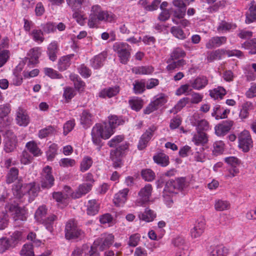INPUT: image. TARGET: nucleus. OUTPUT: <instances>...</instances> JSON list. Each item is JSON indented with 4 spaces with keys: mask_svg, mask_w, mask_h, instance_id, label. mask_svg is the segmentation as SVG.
I'll list each match as a JSON object with an SVG mask.
<instances>
[{
    "mask_svg": "<svg viewBox=\"0 0 256 256\" xmlns=\"http://www.w3.org/2000/svg\"><path fill=\"white\" fill-rule=\"evenodd\" d=\"M256 20V3L252 0L250 3L249 11L246 14V22L250 24Z\"/></svg>",
    "mask_w": 256,
    "mask_h": 256,
    "instance_id": "obj_30",
    "label": "nucleus"
},
{
    "mask_svg": "<svg viewBox=\"0 0 256 256\" xmlns=\"http://www.w3.org/2000/svg\"><path fill=\"white\" fill-rule=\"evenodd\" d=\"M107 56L106 53L102 52L94 56L90 60V65L94 69L100 68L103 66L104 61Z\"/></svg>",
    "mask_w": 256,
    "mask_h": 256,
    "instance_id": "obj_23",
    "label": "nucleus"
},
{
    "mask_svg": "<svg viewBox=\"0 0 256 256\" xmlns=\"http://www.w3.org/2000/svg\"><path fill=\"white\" fill-rule=\"evenodd\" d=\"M44 72L46 76H49L52 78H58L60 79L62 78V74L58 73L56 70L48 68H44Z\"/></svg>",
    "mask_w": 256,
    "mask_h": 256,
    "instance_id": "obj_52",
    "label": "nucleus"
},
{
    "mask_svg": "<svg viewBox=\"0 0 256 256\" xmlns=\"http://www.w3.org/2000/svg\"><path fill=\"white\" fill-rule=\"evenodd\" d=\"M238 146L244 152H248L252 147V140L250 132L246 130L242 132L238 136Z\"/></svg>",
    "mask_w": 256,
    "mask_h": 256,
    "instance_id": "obj_7",
    "label": "nucleus"
},
{
    "mask_svg": "<svg viewBox=\"0 0 256 256\" xmlns=\"http://www.w3.org/2000/svg\"><path fill=\"white\" fill-rule=\"evenodd\" d=\"M17 138L14 134L10 130L5 132L4 139V150L6 152H10L16 148Z\"/></svg>",
    "mask_w": 256,
    "mask_h": 256,
    "instance_id": "obj_8",
    "label": "nucleus"
},
{
    "mask_svg": "<svg viewBox=\"0 0 256 256\" xmlns=\"http://www.w3.org/2000/svg\"><path fill=\"white\" fill-rule=\"evenodd\" d=\"M189 185L188 182L185 178L180 177L174 180H170L166 182L164 188V193L176 194L187 188Z\"/></svg>",
    "mask_w": 256,
    "mask_h": 256,
    "instance_id": "obj_3",
    "label": "nucleus"
},
{
    "mask_svg": "<svg viewBox=\"0 0 256 256\" xmlns=\"http://www.w3.org/2000/svg\"><path fill=\"white\" fill-rule=\"evenodd\" d=\"M57 154V146L56 144H51L46 152V156L48 160H52Z\"/></svg>",
    "mask_w": 256,
    "mask_h": 256,
    "instance_id": "obj_56",
    "label": "nucleus"
},
{
    "mask_svg": "<svg viewBox=\"0 0 256 256\" xmlns=\"http://www.w3.org/2000/svg\"><path fill=\"white\" fill-rule=\"evenodd\" d=\"M65 236L67 240L82 239L84 236V232L78 226L76 221L71 220L66 225Z\"/></svg>",
    "mask_w": 256,
    "mask_h": 256,
    "instance_id": "obj_5",
    "label": "nucleus"
},
{
    "mask_svg": "<svg viewBox=\"0 0 256 256\" xmlns=\"http://www.w3.org/2000/svg\"><path fill=\"white\" fill-rule=\"evenodd\" d=\"M193 118L195 122H192L194 125L196 126V131L200 132H204L208 131L210 129L209 124L205 120H198L199 114H194L193 115Z\"/></svg>",
    "mask_w": 256,
    "mask_h": 256,
    "instance_id": "obj_18",
    "label": "nucleus"
},
{
    "mask_svg": "<svg viewBox=\"0 0 256 256\" xmlns=\"http://www.w3.org/2000/svg\"><path fill=\"white\" fill-rule=\"evenodd\" d=\"M209 256H226L228 249L222 246H212L209 250Z\"/></svg>",
    "mask_w": 256,
    "mask_h": 256,
    "instance_id": "obj_24",
    "label": "nucleus"
},
{
    "mask_svg": "<svg viewBox=\"0 0 256 256\" xmlns=\"http://www.w3.org/2000/svg\"><path fill=\"white\" fill-rule=\"evenodd\" d=\"M140 238V234H133L130 236L128 244L130 246L135 247L138 245Z\"/></svg>",
    "mask_w": 256,
    "mask_h": 256,
    "instance_id": "obj_57",
    "label": "nucleus"
},
{
    "mask_svg": "<svg viewBox=\"0 0 256 256\" xmlns=\"http://www.w3.org/2000/svg\"><path fill=\"white\" fill-rule=\"evenodd\" d=\"M226 94V90L222 86H218L210 91V96L215 100L222 98Z\"/></svg>",
    "mask_w": 256,
    "mask_h": 256,
    "instance_id": "obj_35",
    "label": "nucleus"
},
{
    "mask_svg": "<svg viewBox=\"0 0 256 256\" xmlns=\"http://www.w3.org/2000/svg\"><path fill=\"white\" fill-rule=\"evenodd\" d=\"M58 51V44L57 42L54 41L48 46L47 54L50 60L54 62L57 58V54Z\"/></svg>",
    "mask_w": 256,
    "mask_h": 256,
    "instance_id": "obj_27",
    "label": "nucleus"
},
{
    "mask_svg": "<svg viewBox=\"0 0 256 256\" xmlns=\"http://www.w3.org/2000/svg\"><path fill=\"white\" fill-rule=\"evenodd\" d=\"M205 225V222L204 220H197L194 226L190 230L192 237L196 238L200 236L204 232Z\"/></svg>",
    "mask_w": 256,
    "mask_h": 256,
    "instance_id": "obj_16",
    "label": "nucleus"
},
{
    "mask_svg": "<svg viewBox=\"0 0 256 256\" xmlns=\"http://www.w3.org/2000/svg\"><path fill=\"white\" fill-rule=\"evenodd\" d=\"M93 161L92 158L88 156H84L80 164V170L82 172H84L88 170L92 166Z\"/></svg>",
    "mask_w": 256,
    "mask_h": 256,
    "instance_id": "obj_38",
    "label": "nucleus"
},
{
    "mask_svg": "<svg viewBox=\"0 0 256 256\" xmlns=\"http://www.w3.org/2000/svg\"><path fill=\"white\" fill-rule=\"evenodd\" d=\"M114 236L112 234H104L101 237L96 239L93 244L96 248L99 246L100 250L102 251L106 248L112 245L114 241Z\"/></svg>",
    "mask_w": 256,
    "mask_h": 256,
    "instance_id": "obj_9",
    "label": "nucleus"
},
{
    "mask_svg": "<svg viewBox=\"0 0 256 256\" xmlns=\"http://www.w3.org/2000/svg\"><path fill=\"white\" fill-rule=\"evenodd\" d=\"M145 83L142 81H136L134 84V90L136 94H141L145 90Z\"/></svg>",
    "mask_w": 256,
    "mask_h": 256,
    "instance_id": "obj_63",
    "label": "nucleus"
},
{
    "mask_svg": "<svg viewBox=\"0 0 256 256\" xmlns=\"http://www.w3.org/2000/svg\"><path fill=\"white\" fill-rule=\"evenodd\" d=\"M54 178L52 174V168L46 166L43 169L41 186L44 188H50L54 184Z\"/></svg>",
    "mask_w": 256,
    "mask_h": 256,
    "instance_id": "obj_11",
    "label": "nucleus"
},
{
    "mask_svg": "<svg viewBox=\"0 0 256 256\" xmlns=\"http://www.w3.org/2000/svg\"><path fill=\"white\" fill-rule=\"evenodd\" d=\"M16 122L20 126H26L30 122V118L26 111L19 107L16 112Z\"/></svg>",
    "mask_w": 256,
    "mask_h": 256,
    "instance_id": "obj_13",
    "label": "nucleus"
},
{
    "mask_svg": "<svg viewBox=\"0 0 256 256\" xmlns=\"http://www.w3.org/2000/svg\"><path fill=\"white\" fill-rule=\"evenodd\" d=\"M22 234L20 232L16 231L10 236V238H8L14 247L18 242L21 240Z\"/></svg>",
    "mask_w": 256,
    "mask_h": 256,
    "instance_id": "obj_64",
    "label": "nucleus"
},
{
    "mask_svg": "<svg viewBox=\"0 0 256 256\" xmlns=\"http://www.w3.org/2000/svg\"><path fill=\"white\" fill-rule=\"evenodd\" d=\"M170 32L176 38L179 39H184L186 38V35L183 30L176 26H172L171 28Z\"/></svg>",
    "mask_w": 256,
    "mask_h": 256,
    "instance_id": "obj_59",
    "label": "nucleus"
},
{
    "mask_svg": "<svg viewBox=\"0 0 256 256\" xmlns=\"http://www.w3.org/2000/svg\"><path fill=\"white\" fill-rule=\"evenodd\" d=\"M86 1V0H66L67 4L72 10H81L82 6Z\"/></svg>",
    "mask_w": 256,
    "mask_h": 256,
    "instance_id": "obj_37",
    "label": "nucleus"
},
{
    "mask_svg": "<svg viewBox=\"0 0 256 256\" xmlns=\"http://www.w3.org/2000/svg\"><path fill=\"white\" fill-rule=\"evenodd\" d=\"M120 92L118 86L110 87L102 90L98 94L99 97L103 98H111L116 96Z\"/></svg>",
    "mask_w": 256,
    "mask_h": 256,
    "instance_id": "obj_22",
    "label": "nucleus"
},
{
    "mask_svg": "<svg viewBox=\"0 0 256 256\" xmlns=\"http://www.w3.org/2000/svg\"><path fill=\"white\" fill-rule=\"evenodd\" d=\"M185 52L180 48H175L171 54L170 57L172 60H176L184 58L186 56Z\"/></svg>",
    "mask_w": 256,
    "mask_h": 256,
    "instance_id": "obj_53",
    "label": "nucleus"
},
{
    "mask_svg": "<svg viewBox=\"0 0 256 256\" xmlns=\"http://www.w3.org/2000/svg\"><path fill=\"white\" fill-rule=\"evenodd\" d=\"M156 214L152 210L146 208L143 212L138 214V218L140 220L147 222H151L156 218Z\"/></svg>",
    "mask_w": 256,
    "mask_h": 256,
    "instance_id": "obj_29",
    "label": "nucleus"
},
{
    "mask_svg": "<svg viewBox=\"0 0 256 256\" xmlns=\"http://www.w3.org/2000/svg\"><path fill=\"white\" fill-rule=\"evenodd\" d=\"M129 192L128 188H124L116 194L114 198V202L116 206H122L127 200V195Z\"/></svg>",
    "mask_w": 256,
    "mask_h": 256,
    "instance_id": "obj_21",
    "label": "nucleus"
},
{
    "mask_svg": "<svg viewBox=\"0 0 256 256\" xmlns=\"http://www.w3.org/2000/svg\"><path fill=\"white\" fill-rule=\"evenodd\" d=\"M92 184H82L79 186L76 191L72 194L74 198H80L92 189Z\"/></svg>",
    "mask_w": 256,
    "mask_h": 256,
    "instance_id": "obj_25",
    "label": "nucleus"
},
{
    "mask_svg": "<svg viewBox=\"0 0 256 256\" xmlns=\"http://www.w3.org/2000/svg\"><path fill=\"white\" fill-rule=\"evenodd\" d=\"M230 204L226 200H216L214 204V208L217 211H223L226 210L230 208Z\"/></svg>",
    "mask_w": 256,
    "mask_h": 256,
    "instance_id": "obj_45",
    "label": "nucleus"
},
{
    "mask_svg": "<svg viewBox=\"0 0 256 256\" xmlns=\"http://www.w3.org/2000/svg\"><path fill=\"white\" fill-rule=\"evenodd\" d=\"M18 170L16 168H12L10 169L9 172L7 174L6 182L8 184H10L14 182L18 178Z\"/></svg>",
    "mask_w": 256,
    "mask_h": 256,
    "instance_id": "obj_42",
    "label": "nucleus"
},
{
    "mask_svg": "<svg viewBox=\"0 0 256 256\" xmlns=\"http://www.w3.org/2000/svg\"><path fill=\"white\" fill-rule=\"evenodd\" d=\"M153 159L155 162L162 166H166L169 164V158L166 154L160 153L154 156Z\"/></svg>",
    "mask_w": 256,
    "mask_h": 256,
    "instance_id": "obj_36",
    "label": "nucleus"
},
{
    "mask_svg": "<svg viewBox=\"0 0 256 256\" xmlns=\"http://www.w3.org/2000/svg\"><path fill=\"white\" fill-rule=\"evenodd\" d=\"M167 100L164 94H161L156 96L153 102L150 103L145 110V113L149 114L164 104Z\"/></svg>",
    "mask_w": 256,
    "mask_h": 256,
    "instance_id": "obj_14",
    "label": "nucleus"
},
{
    "mask_svg": "<svg viewBox=\"0 0 256 256\" xmlns=\"http://www.w3.org/2000/svg\"><path fill=\"white\" fill-rule=\"evenodd\" d=\"M39 189L34 182L22 184L19 182L14 186L12 192L14 195L18 198L28 194L32 200L38 195Z\"/></svg>",
    "mask_w": 256,
    "mask_h": 256,
    "instance_id": "obj_2",
    "label": "nucleus"
},
{
    "mask_svg": "<svg viewBox=\"0 0 256 256\" xmlns=\"http://www.w3.org/2000/svg\"><path fill=\"white\" fill-rule=\"evenodd\" d=\"M124 121L116 116L109 117L108 123L98 124L94 126L92 130V136L93 142L99 146L100 138L108 139L114 132V129L119 125L122 124Z\"/></svg>",
    "mask_w": 256,
    "mask_h": 256,
    "instance_id": "obj_1",
    "label": "nucleus"
},
{
    "mask_svg": "<svg viewBox=\"0 0 256 256\" xmlns=\"http://www.w3.org/2000/svg\"><path fill=\"white\" fill-rule=\"evenodd\" d=\"M128 148L126 144H122L116 148L111 152L110 158L113 162V166L115 168L121 166L122 160L120 156Z\"/></svg>",
    "mask_w": 256,
    "mask_h": 256,
    "instance_id": "obj_12",
    "label": "nucleus"
},
{
    "mask_svg": "<svg viewBox=\"0 0 256 256\" xmlns=\"http://www.w3.org/2000/svg\"><path fill=\"white\" fill-rule=\"evenodd\" d=\"M156 130V127L152 126L150 127L142 136L138 145V148L139 150H142L146 146L147 144L153 136L154 132Z\"/></svg>",
    "mask_w": 256,
    "mask_h": 256,
    "instance_id": "obj_15",
    "label": "nucleus"
},
{
    "mask_svg": "<svg viewBox=\"0 0 256 256\" xmlns=\"http://www.w3.org/2000/svg\"><path fill=\"white\" fill-rule=\"evenodd\" d=\"M242 46L245 49L250 50L249 53L250 54H256V39H252L244 42Z\"/></svg>",
    "mask_w": 256,
    "mask_h": 256,
    "instance_id": "obj_39",
    "label": "nucleus"
},
{
    "mask_svg": "<svg viewBox=\"0 0 256 256\" xmlns=\"http://www.w3.org/2000/svg\"><path fill=\"white\" fill-rule=\"evenodd\" d=\"M92 119L93 116L88 111L84 110L80 116V124L86 128L92 124Z\"/></svg>",
    "mask_w": 256,
    "mask_h": 256,
    "instance_id": "obj_32",
    "label": "nucleus"
},
{
    "mask_svg": "<svg viewBox=\"0 0 256 256\" xmlns=\"http://www.w3.org/2000/svg\"><path fill=\"white\" fill-rule=\"evenodd\" d=\"M133 73L136 74H150L154 70V68L152 66H136L132 68Z\"/></svg>",
    "mask_w": 256,
    "mask_h": 256,
    "instance_id": "obj_33",
    "label": "nucleus"
},
{
    "mask_svg": "<svg viewBox=\"0 0 256 256\" xmlns=\"http://www.w3.org/2000/svg\"><path fill=\"white\" fill-rule=\"evenodd\" d=\"M74 56V54H70L61 57L58 64V68L60 71L66 70L71 64L70 60Z\"/></svg>",
    "mask_w": 256,
    "mask_h": 256,
    "instance_id": "obj_26",
    "label": "nucleus"
},
{
    "mask_svg": "<svg viewBox=\"0 0 256 256\" xmlns=\"http://www.w3.org/2000/svg\"><path fill=\"white\" fill-rule=\"evenodd\" d=\"M10 211L14 210L16 214V218L15 220H20L22 221L26 220V218L24 214V212L23 210H20V208L15 206H10L9 208Z\"/></svg>",
    "mask_w": 256,
    "mask_h": 256,
    "instance_id": "obj_48",
    "label": "nucleus"
},
{
    "mask_svg": "<svg viewBox=\"0 0 256 256\" xmlns=\"http://www.w3.org/2000/svg\"><path fill=\"white\" fill-rule=\"evenodd\" d=\"M20 254L22 256H34L32 245L28 244H24L20 250Z\"/></svg>",
    "mask_w": 256,
    "mask_h": 256,
    "instance_id": "obj_41",
    "label": "nucleus"
},
{
    "mask_svg": "<svg viewBox=\"0 0 256 256\" xmlns=\"http://www.w3.org/2000/svg\"><path fill=\"white\" fill-rule=\"evenodd\" d=\"M186 64V60L183 59L173 62L167 66L166 70L168 71L172 72L174 71L175 69L178 68L180 66H183Z\"/></svg>",
    "mask_w": 256,
    "mask_h": 256,
    "instance_id": "obj_47",
    "label": "nucleus"
},
{
    "mask_svg": "<svg viewBox=\"0 0 256 256\" xmlns=\"http://www.w3.org/2000/svg\"><path fill=\"white\" fill-rule=\"evenodd\" d=\"M46 213V209L45 206H40L35 213V218L39 222H41L44 220Z\"/></svg>",
    "mask_w": 256,
    "mask_h": 256,
    "instance_id": "obj_46",
    "label": "nucleus"
},
{
    "mask_svg": "<svg viewBox=\"0 0 256 256\" xmlns=\"http://www.w3.org/2000/svg\"><path fill=\"white\" fill-rule=\"evenodd\" d=\"M87 214L88 215L94 216L99 210V204L96 200H90L88 204Z\"/></svg>",
    "mask_w": 256,
    "mask_h": 256,
    "instance_id": "obj_34",
    "label": "nucleus"
},
{
    "mask_svg": "<svg viewBox=\"0 0 256 256\" xmlns=\"http://www.w3.org/2000/svg\"><path fill=\"white\" fill-rule=\"evenodd\" d=\"M40 54L41 49L40 48L36 47L32 48L28 52V62L32 64H36Z\"/></svg>",
    "mask_w": 256,
    "mask_h": 256,
    "instance_id": "obj_31",
    "label": "nucleus"
},
{
    "mask_svg": "<svg viewBox=\"0 0 256 256\" xmlns=\"http://www.w3.org/2000/svg\"><path fill=\"white\" fill-rule=\"evenodd\" d=\"M26 146L30 152L34 156H38L40 154V150L34 142H28L26 144Z\"/></svg>",
    "mask_w": 256,
    "mask_h": 256,
    "instance_id": "obj_44",
    "label": "nucleus"
},
{
    "mask_svg": "<svg viewBox=\"0 0 256 256\" xmlns=\"http://www.w3.org/2000/svg\"><path fill=\"white\" fill-rule=\"evenodd\" d=\"M56 218V216L55 215L52 214L46 218H45L44 217V220L42 221L40 223L42 224L46 227V229L51 231L52 229V225Z\"/></svg>",
    "mask_w": 256,
    "mask_h": 256,
    "instance_id": "obj_49",
    "label": "nucleus"
},
{
    "mask_svg": "<svg viewBox=\"0 0 256 256\" xmlns=\"http://www.w3.org/2000/svg\"><path fill=\"white\" fill-rule=\"evenodd\" d=\"M14 248L10 240L6 238H0V252L3 253L10 248Z\"/></svg>",
    "mask_w": 256,
    "mask_h": 256,
    "instance_id": "obj_40",
    "label": "nucleus"
},
{
    "mask_svg": "<svg viewBox=\"0 0 256 256\" xmlns=\"http://www.w3.org/2000/svg\"><path fill=\"white\" fill-rule=\"evenodd\" d=\"M152 190V185L150 184H147L142 188L138 194V198L135 202V206H140L146 204L150 201Z\"/></svg>",
    "mask_w": 256,
    "mask_h": 256,
    "instance_id": "obj_6",
    "label": "nucleus"
},
{
    "mask_svg": "<svg viewBox=\"0 0 256 256\" xmlns=\"http://www.w3.org/2000/svg\"><path fill=\"white\" fill-rule=\"evenodd\" d=\"M141 175L146 181L151 182L155 178L154 172L150 169H144L142 170Z\"/></svg>",
    "mask_w": 256,
    "mask_h": 256,
    "instance_id": "obj_43",
    "label": "nucleus"
},
{
    "mask_svg": "<svg viewBox=\"0 0 256 256\" xmlns=\"http://www.w3.org/2000/svg\"><path fill=\"white\" fill-rule=\"evenodd\" d=\"M11 110V106L9 104L0 105V118L7 116L10 114Z\"/></svg>",
    "mask_w": 256,
    "mask_h": 256,
    "instance_id": "obj_50",
    "label": "nucleus"
},
{
    "mask_svg": "<svg viewBox=\"0 0 256 256\" xmlns=\"http://www.w3.org/2000/svg\"><path fill=\"white\" fill-rule=\"evenodd\" d=\"M76 160L70 158H62L59 164L60 166L64 168L72 167L76 164Z\"/></svg>",
    "mask_w": 256,
    "mask_h": 256,
    "instance_id": "obj_61",
    "label": "nucleus"
},
{
    "mask_svg": "<svg viewBox=\"0 0 256 256\" xmlns=\"http://www.w3.org/2000/svg\"><path fill=\"white\" fill-rule=\"evenodd\" d=\"M207 60L208 62H212L214 60L220 59L222 54V50H217L210 52L208 54Z\"/></svg>",
    "mask_w": 256,
    "mask_h": 256,
    "instance_id": "obj_54",
    "label": "nucleus"
},
{
    "mask_svg": "<svg viewBox=\"0 0 256 256\" xmlns=\"http://www.w3.org/2000/svg\"><path fill=\"white\" fill-rule=\"evenodd\" d=\"M30 34L36 42H42L44 40L43 32L40 30H34Z\"/></svg>",
    "mask_w": 256,
    "mask_h": 256,
    "instance_id": "obj_51",
    "label": "nucleus"
},
{
    "mask_svg": "<svg viewBox=\"0 0 256 256\" xmlns=\"http://www.w3.org/2000/svg\"><path fill=\"white\" fill-rule=\"evenodd\" d=\"M92 12L96 14L99 21L112 22L116 18L114 14L111 12L102 10L101 7L98 5L93 6L92 7Z\"/></svg>",
    "mask_w": 256,
    "mask_h": 256,
    "instance_id": "obj_10",
    "label": "nucleus"
},
{
    "mask_svg": "<svg viewBox=\"0 0 256 256\" xmlns=\"http://www.w3.org/2000/svg\"><path fill=\"white\" fill-rule=\"evenodd\" d=\"M113 50L117 53L120 62L126 64L130 56V46L126 42H116L113 46Z\"/></svg>",
    "mask_w": 256,
    "mask_h": 256,
    "instance_id": "obj_4",
    "label": "nucleus"
},
{
    "mask_svg": "<svg viewBox=\"0 0 256 256\" xmlns=\"http://www.w3.org/2000/svg\"><path fill=\"white\" fill-rule=\"evenodd\" d=\"M226 42V36H214L208 40L206 44L208 49H212L214 48L219 47Z\"/></svg>",
    "mask_w": 256,
    "mask_h": 256,
    "instance_id": "obj_20",
    "label": "nucleus"
},
{
    "mask_svg": "<svg viewBox=\"0 0 256 256\" xmlns=\"http://www.w3.org/2000/svg\"><path fill=\"white\" fill-rule=\"evenodd\" d=\"M192 87L196 90L204 88L208 84V78L204 76H199L190 82Z\"/></svg>",
    "mask_w": 256,
    "mask_h": 256,
    "instance_id": "obj_28",
    "label": "nucleus"
},
{
    "mask_svg": "<svg viewBox=\"0 0 256 256\" xmlns=\"http://www.w3.org/2000/svg\"><path fill=\"white\" fill-rule=\"evenodd\" d=\"M96 14H94V12L91 11V13L89 16V19L88 22V26L90 28H94L96 27L100 22Z\"/></svg>",
    "mask_w": 256,
    "mask_h": 256,
    "instance_id": "obj_60",
    "label": "nucleus"
},
{
    "mask_svg": "<svg viewBox=\"0 0 256 256\" xmlns=\"http://www.w3.org/2000/svg\"><path fill=\"white\" fill-rule=\"evenodd\" d=\"M192 142L196 146H204L208 141V136L204 132H197L192 138Z\"/></svg>",
    "mask_w": 256,
    "mask_h": 256,
    "instance_id": "obj_19",
    "label": "nucleus"
},
{
    "mask_svg": "<svg viewBox=\"0 0 256 256\" xmlns=\"http://www.w3.org/2000/svg\"><path fill=\"white\" fill-rule=\"evenodd\" d=\"M235 27V26L230 24L226 22H222L218 26L217 30L218 32L223 33L230 30V29L234 28Z\"/></svg>",
    "mask_w": 256,
    "mask_h": 256,
    "instance_id": "obj_62",
    "label": "nucleus"
},
{
    "mask_svg": "<svg viewBox=\"0 0 256 256\" xmlns=\"http://www.w3.org/2000/svg\"><path fill=\"white\" fill-rule=\"evenodd\" d=\"M233 122L232 120L224 121L215 126V133L218 136H223L230 131Z\"/></svg>",
    "mask_w": 256,
    "mask_h": 256,
    "instance_id": "obj_17",
    "label": "nucleus"
},
{
    "mask_svg": "<svg viewBox=\"0 0 256 256\" xmlns=\"http://www.w3.org/2000/svg\"><path fill=\"white\" fill-rule=\"evenodd\" d=\"M129 104L131 108L136 111L140 110L142 106V100L136 98L129 100Z\"/></svg>",
    "mask_w": 256,
    "mask_h": 256,
    "instance_id": "obj_55",
    "label": "nucleus"
},
{
    "mask_svg": "<svg viewBox=\"0 0 256 256\" xmlns=\"http://www.w3.org/2000/svg\"><path fill=\"white\" fill-rule=\"evenodd\" d=\"M54 128L52 126H48L44 129L40 130L38 132V136L41 138H44L54 131Z\"/></svg>",
    "mask_w": 256,
    "mask_h": 256,
    "instance_id": "obj_58",
    "label": "nucleus"
}]
</instances>
